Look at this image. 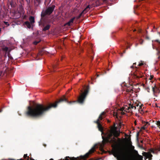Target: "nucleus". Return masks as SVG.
<instances>
[{
  "mask_svg": "<svg viewBox=\"0 0 160 160\" xmlns=\"http://www.w3.org/2000/svg\"><path fill=\"white\" fill-rule=\"evenodd\" d=\"M90 88L89 85L86 87V89L83 92L82 90H81V93L78 97L77 102L79 103H83L88 94ZM65 102L71 104L72 103L77 102V101H69L66 98L65 96L60 98L59 100L53 103H50L48 106L45 107L43 105L37 104L34 106H28L27 107L26 111L24 112L25 116L29 118H38L42 116L44 113L48 111L51 108H55L59 103Z\"/></svg>",
  "mask_w": 160,
  "mask_h": 160,
  "instance_id": "1",
  "label": "nucleus"
},
{
  "mask_svg": "<svg viewBox=\"0 0 160 160\" xmlns=\"http://www.w3.org/2000/svg\"><path fill=\"white\" fill-rule=\"evenodd\" d=\"M115 126L114 123L110 130L105 134V137L102 136L103 145L108 142L113 143L114 145L112 151L113 154L118 160H131L129 158L130 153L128 150L121 146L122 141L118 138V143L116 142L115 137H118L120 133L117 130V128Z\"/></svg>",
  "mask_w": 160,
  "mask_h": 160,
  "instance_id": "2",
  "label": "nucleus"
},
{
  "mask_svg": "<svg viewBox=\"0 0 160 160\" xmlns=\"http://www.w3.org/2000/svg\"><path fill=\"white\" fill-rule=\"evenodd\" d=\"M95 149V147H93L89 150L88 153H86L84 156H81L80 157H78L77 158L73 157L70 158L69 157H67L65 160H79L80 159L86 160L87 158L89 157L90 154L94 152Z\"/></svg>",
  "mask_w": 160,
  "mask_h": 160,
  "instance_id": "3",
  "label": "nucleus"
},
{
  "mask_svg": "<svg viewBox=\"0 0 160 160\" xmlns=\"http://www.w3.org/2000/svg\"><path fill=\"white\" fill-rule=\"evenodd\" d=\"M134 77L135 78H139L142 77V73L138 69H135V72L133 73Z\"/></svg>",
  "mask_w": 160,
  "mask_h": 160,
  "instance_id": "4",
  "label": "nucleus"
},
{
  "mask_svg": "<svg viewBox=\"0 0 160 160\" xmlns=\"http://www.w3.org/2000/svg\"><path fill=\"white\" fill-rule=\"evenodd\" d=\"M55 7V5H52L51 6H49L45 10L48 14V15H50L53 12Z\"/></svg>",
  "mask_w": 160,
  "mask_h": 160,
  "instance_id": "5",
  "label": "nucleus"
},
{
  "mask_svg": "<svg viewBox=\"0 0 160 160\" xmlns=\"http://www.w3.org/2000/svg\"><path fill=\"white\" fill-rule=\"evenodd\" d=\"M40 25L42 26V27H44L42 30L43 31H45L49 30L50 27V25L49 24H48L46 26H45L44 23L43 22H41L40 23H39V25Z\"/></svg>",
  "mask_w": 160,
  "mask_h": 160,
  "instance_id": "6",
  "label": "nucleus"
},
{
  "mask_svg": "<svg viewBox=\"0 0 160 160\" xmlns=\"http://www.w3.org/2000/svg\"><path fill=\"white\" fill-rule=\"evenodd\" d=\"M90 8V5H88L87 6V7L82 11V12L84 14L89 11Z\"/></svg>",
  "mask_w": 160,
  "mask_h": 160,
  "instance_id": "7",
  "label": "nucleus"
},
{
  "mask_svg": "<svg viewBox=\"0 0 160 160\" xmlns=\"http://www.w3.org/2000/svg\"><path fill=\"white\" fill-rule=\"evenodd\" d=\"M75 18V17H73L68 22H67L66 24V25H68V26H70L71 25V23L73 22V21Z\"/></svg>",
  "mask_w": 160,
  "mask_h": 160,
  "instance_id": "8",
  "label": "nucleus"
},
{
  "mask_svg": "<svg viewBox=\"0 0 160 160\" xmlns=\"http://www.w3.org/2000/svg\"><path fill=\"white\" fill-rule=\"evenodd\" d=\"M105 112H103L102 113L99 115L98 118L99 119V120H101L103 118H104L105 117Z\"/></svg>",
  "mask_w": 160,
  "mask_h": 160,
  "instance_id": "9",
  "label": "nucleus"
},
{
  "mask_svg": "<svg viewBox=\"0 0 160 160\" xmlns=\"http://www.w3.org/2000/svg\"><path fill=\"white\" fill-rule=\"evenodd\" d=\"M24 24L26 25L27 27L28 28H31V25L32 24L29 21H27L24 22Z\"/></svg>",
  "mask_w": 160,
  "mask_h": 160,
  "instance_id": "10",
  "label": "nucleus"
},
{
  "mask_svg": "<svg viewBox=\"0 0 160 160\" xmlns=\"http://www.w3.org/2000/svg\"><path fill=\"white\" fill-rule=\"evenodd\" d=\"M29 20L30 22V23L32 25L35 22L34 18L33 16H30L29 18Z\"/></svg>",
  "mask_w": 160,
  "mask_h": 160,
  "instance_id": "11",
  "label": "nucleus"
},
{
  "mask_svg": "<svg viewBox=\"0 0 160 160\" xmlns=\"http://www.w3.org/2000/svg\"><path fill=\"white\" fill-rule=\"evenodd\" d=\"M134 108V109H136V107L134 106H133L131 104H129V107H128V112L130 111V110L131 108Z\"/></svg>",
  "mask_w": 160,
  "mask_h": 160,
  "instance_id": "12",
  "label": "nucleus"
},
{
  "mask_svg": "<svg viewBox=\"0 0 160 160\" xmlns=\"http://www.w3.org/2000/svg\"><path fill=\"white\" fill-rule=\"evenodd\" d=\"M47 15H48V14H47L46 11H43L41 14L42 18H44Z\"/></svg>",
  "mask_w": 160,
  "mask_h": 160,
  "instance_id": "13",
  "label": "nucleus"
},
{
  "mask_svg": "<svg viewBox=\"0 0 160 160\" xmlns=\"http://www.w3.org/2000/svg\"><path fill=\"white\" fill-rule=\"evenodd\" d=\"M98 128L99 131L101 132H102L103 129L102 127V125H101L100 123L98 124Z\"/></svg>",
  "mask_w": 160,
  "mask_h": 160,
  "instance_id": "14",
  "label": "nucleus"
},
{
  "mask_svg": "<svg viewBox=\"0 0 160 160\" xmlns=\"http://www.w3.org/2000/svg\"><path fill=\"white\" fill-rule=\"evenodd\" d=\"M83 13H82V12H81V13H80L78 16L76 17V18L78 20L79 19L80 17L82 15H83Z\"/></svg>",
  "mask_w": 160,
  "mask_h": 160,
  "instance_id": "15",
  "label": "nucleus"
},
{
  "mask_svg": "<svg viewBox=\"0 0 160 160\" xmlns=\"http://www.w3.org/2000/svg\"><path fill=\"white\" fill-rule=\"evenodd\" d=\"M152 155L151 154H150L148 156V158H149V160H151L152 159Z\"/></svg>",
  "mask_w": 160,
  "mask_h": 160,
  "instance_id": "16",
  "label": "nucleus"
},
{
  "mask_svg": "<svg viewBox=\"0 0 160 160\" xmlns=\"http://www.w3.org/2000/svg\"><path fill=\"white\" fill-rule=\"evenodd\" d=\"M99 119H98L96 121H94V122L97 123V125L100 124Z\"/></svg>",
  "mask_w": 160,
  "mask_h": 160,
  "instance_id": "17",
  "label": "nucleus"
},
{
  "mask_svg": "<svg viewBox=\"0 0 160 160\" xmlns=\"http://www.w3.org/2000/svg\"><path fill=\"white\" fill-rule=\"evenodd\" d=\"M4 23H5V24L7 25V26H9V24L8 22H5V21H4Z\"/></svg>",
  "mask_w": 160,
  "mask_h": 160,
  "instance_id": "18",
  "label": "nucleus"
},
{
  "mask_svg": "<svg viewBox=\"0 0 160 160\" xmlns=\"http://www.w3.org/2000/svg\"><path fill=\"white\" fill-rule=\"evenodd\" d=\"M143 41L144 40L142 39H140L139 41V43L141 44H143Z\"/></svg>",
  "mask_w": 160,
  "mask_h": 160,
  "instance_id": "19",
  "label": "nucleus"
},
{
  "mask_svg": "<svg viewBox=\"0 0 160 160\" xmlns=\"http://www.w3.org/2000/svg\"><path fill=\"white\" fill-rule=\"evenodd\" d=\"M141 62L139 63L138 65V66H141L143 65L144 64L143 62H142V61H141Z\"/></svg>",
  "mask_w": 160,
  "mask_h": 160,
  "instance_id": "20",
  "label": "nucleus"
},
{
  "mask_svg": "<svg viewBox=\"0 0 160 160\" xmlns=\"http://www.w3.org/2000/svg\"><path fill=\"white\" fill-rule=\"evenodd\" d=\"M4 50L7 51L8 50V48L7 47H6L4 49Z\"/></svg>",
  "mask_w": 160,
  "mask_h": 160,
  "instance_id": "21",
  "label": "nucleus"
},
{
  "mask_svg": "<svg viewBox=\"0 0 160 160\" xmlns=\"http://www.w3.org/2000/svg\"><path fill=\"white\" fill-rule=\"evenodd\" d=\"M141 128L143 130H145L146 128V125H145L144 126Z\"/></svg>",
  "mask_w": 160,
  "mask_h": 160,
  "instance_id": "22",
  "label": "nucleus"
},
{
  "mask_svg": "<svg viewBox=\"0 0 160 160\" xmlns=\"http://www.w3.org/2000/svg\"><path fill=\"white\" fill-rule=\"evenodd\" d=\"M157 125L159 126H160V121H158L157 122Z\"/></svg>",
  "mask_w": 160,
  "mask_h": 160,
  "instance_id": "23",
  "label": "nucleus"
},
{
  "mask_svg": "<svg viewBox=\"0 0 160 160\" xmlns=\"http://www.w3.org/2000/svg\"><path fill=\"white\" fill-rule=\"evenodd\" d=\"M136 62H135V63H133V65L134 66H134V67H135V69H138V68H137V67H136V66H135V65H136Z\"/></svg>",
  "mask_w": 160,
  "mask_h": 160,
  "instance_id": "24",
  "label": "nucleus"
},
{
  "mask_svg": "<svg viewBox=\"0 0 160 160\" xmlns=\"http://www.w3.org/2000/svg\"><path fill=\"white\" fill-rule=\"evenodd\" d=\"M155 42H158L160 45V42L159 41V40H155Z\"/></svg>",
  "mask_w": 160,
  "mask_h": 160,
  "instance_id": "25",
  "label": "nucleus"
},
{
  "mask_svg": "<svg viewBox=\"0 0 160 160\" xmlns=\"http://www.w3.org/2000/svg\"><path fill=\"white\" fill-rule=\"evenodd\" d=\"M56 67V65H53L52 66V68L54 69Z\"/></svg>",
  "mask_w": 160,
  "mask_h": 160,
  "instance_id": "26",
  "label": "nucleus"
},
{
  "mask_svg": "<svg viewBox=\"0 0 160 160\" xmlns=\"http://www.w3.org/2000/svg\"><path fill=\"white\" fill-rule=\"evenodd\" d=\"M38 42H37V41H35L34 42V44L35 45H37Z\"/></svg>",
  "mask_w": 160,
  "mask_h": 160,
  "instance_id": "27",
  "label": "nucleus"
},
{
  "mask_svg": "<svg viewBox=\"0 0 160 160\" xmlns=\"http://www.w3.org/2000/svg\"><path fill=\"white\" fill-rule=\"evenodd\" d=\"M90 58L92 61L93 60V57L92 56H91Z\"/></svg>",
  "mask_w": 160,
  "mask_h": 160,
  "instance_id": "28",
  "label": "nucleus"
},
{
  "mask_svg": "<svg viewBox=\"0 0 160 160\" xmlns=\"http://www.w3.org/2000/svg\"><path fill=\"white\" fill-rule=\"evenodd\" d=\"M134 67H135L133 65H132L131 66V68H133Z\"/></svg>",
  "mask_w": 160,
  "mask_h": 160,
  "instance_id": "29",
  "label": "nucleus"
},
{
  "mask_svg": "<svg viewBox=\"0 0 160 160\" xmlns=\"http://www.w3.org/2000/svg\"><path fill=\"white\" fill-rule=\"evenodd\" d=\"M152 91H153V92H155V91H154V90H155V88H154V87H152Z\"/></svg>",
  "mask_w": 160,
  "mask_h": 160,
  "instance_id": "30",
  "label": "nucleus"
},
{
  "mask_svg": "<svg viewBox=\"0 0 160 160\" xmlns=\"http://www.w3.org/2000/svg\"><path fill=\"white\" fill-rule=\"evenodd\" d=\"M148 124V122H145V124L146 125H146L147 124Z\"/></svg>",
  "mask_w": 160,
  "mask_h": 160,
  "instance_id": "31",
  "label": "nucleus"
},
{
  "mask_svg": "<svg viewBox=\"0 0 160 160\" xmlns=\"http://www.w3.org/2000/svg\"><path fill=\"white\" fill-rule=\"evenodd\" d=\"M127 139L129 141L131 142V141H130V139H129V138Z\"/></svg>",
  "mask_w": 160,
  "mask_h": 160,
  "instance_id": "32",
  "label": "nucleus"
},
{
  "mask_svg": "<svg viewBox=\"0 0 160 160\" xmlns=\"http://www.w3.org/2000/svg\"><path fill=\"white\" fill-rule=\"evenodd\" d=\"M146 38L148 39H149V38L148 36H146Z\"/></svg>",
  "mask_w": 160,
  "mask_h": 160,
  "instance_id": "33",
  "label": "nucleus"
},
{
  "mask_svg": "<svg viewBox=\"0 0 160 160\" xmlns=\"http://www.w3.org/2000/svg\"><path fill=\"white\" fill-rule=\"evenodd\" d=\"M151 76V79H152L153 77V76Z\"/></svg>",
  "mask_w": 160,
  "mask_h": 160,
  "instance_id": "34",
  "label": "nucleus"
},
{
  "mask_svg": "<svg viewBox=\"0 0 160 160\" xmlns=\"http://www.w3.org/2000/svg\"><path fill=\"white\" fill-rule=\"evenodd\" d=\"M138 135H139V133H138H138H137V138H138Z\"/></svg>",
  "mask_w": 160,
  "mask_h": 160,
  "instance_id": "35",
  "label": "nucleus"
},
{
  "mask_svg": "<svg viewBox=\"0 0 160 160\" xmlns=\"http://www.w3.org/2000/svg\"><path fill=\"white\" fill-rule=\"evenodd\" d=\"M9 58H10V59H13V58L12 57H9Z\"/></svg>",
  "mask_w": 160,
  "mask_h": 160,
  "instance_id": "36",
  "label": "nucleus"
},
{
  "mask_svg": "<svg viewBox=\"0 0 160 160\" xmlns=\"http://www.w3.org/2000/svg\"><path fill=\"white\" fill-rule=\"evenodd\" d=\"M2 111V109H0V112H1Z\"/></svg>",
  "mask_w": 160,
  "mask_h": 160,
  "instance_id": "37",
  "label": "nucleus"
},
{
  "mask_svg": "<svg viewBox=\"0 0 160 160\" xmlns=\"http://www.w3.org/2000/svg\"><path fill=\"white\" fill-rule=\"evenodd\" d=\"M104 2H106L107 0H103Z\"/></svg>",
  "mask_w": 160,
  "mask_h": 160,
  "instance_id": "38",
  "label": "nucleus"
},
{
  "mask_svg": "<svg viewBox=\"0 0 160 160\" xmlns=\"http://www.w3.org/2000/svg\"><path fill=\"white\" fill-rule=\"evenodd\" d=\"M135 31H136V29H135L133 30V32H135Z\"/></svg>",
  "mask_w": 160,
  "mask_h": 160,
  "instance_id": "39",
  "label": "nucleus"
},
{
  "mask_svg": "<svg viewBox=\"0 0 160 160\" xmlns=\"http://www.w3.org/2000/svg\"><path fill=\"white\" fill-rule=\"evenodd\" d=\"M1 32V28H0V33Z\"/></svg>",
  "mask_w": 160,
  "mask_h": 160,
  "instance_id": "40",
  "label": "nucleus"
},
{
  "mask_svg": "<svg viewBox=\"0 0 160 160\" xmlns=\"http://www.w3.org/2000/svg\"><path fill=\"white\" fill-rule=\"evenodd\" d=\"M139 107H140V108H141V106H140Z\"/></svg>",
  "mask_w": 160,
  "mask_h": 160,
  "instance_id": "41",
  "label": "nucleus"
},
{
  "mask_svg": "<svg viewBox=\"0 0 160 160\" xmlns=\"http://www.w3.org/2000/svg\"><path fill=\"white\" fill-rule=\"evenodd\" d=\"M124 139H125L124 138H123V140H123V141H124Z\"/></svg>",
  "mask_w": 160,
  "mask_h": 160,
  "instance_id": "42",
  "label": "nucleus"
},
{
  "mask_svg": "<svg viewBox=\"0 0 160 160\" xmlns=\"http://www.w3.org/2000/svg\"><path fill=\"white\" fill-rule=\"evenodd\" d=\"M138 45V44H137L136 45V46H137V45Z\"/></svg>",
  "mask_w": 160,
  "mask_h": 160,
  "instance_id": "43",
  "label": "nucleus"
},
{
  "mask_svg": "<svg viewBox=\"0 0 160 160\" xmlns=\"http://www.w3.org/2000/svg\"><path fill=\"white\" fill-rule=\"evenodd\" d=\"M2 72H1V74H2Z\"/></svg>",
  "mask_w": 160,
  "mask_h": 160,
  "instance_id": "44",
  "label": "nucleus"
}]
</instances>
